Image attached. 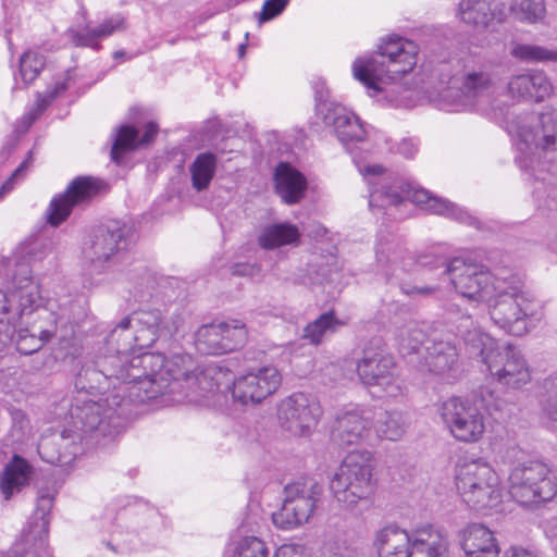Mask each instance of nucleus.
Masks as SVG:
<instances>
[{"label":"nucleus","instance_id":"obj_1","mask_svg":"<svg viewBox=\"0 0 557 557\" xmlns=\"http://www.w3.org/2000/svg\"><path fill=\"white\" fill-rule=\"evenodd\" d=\"M133 384H123L117 391L108 393L98 403H85L76 407L73 417L89 429L97 428L101 410L112 401L116 408H109L108 423L111 428L122 426L133 404H145L157 400L165 406L177 403L206 404L210 395L219 389L216 376L221 372L215 368L196 371L190 355L174 354L164 357L162 354L144 352L131 361Z\"/></svg>","mask_w":557,"mask_h":557},{"label":"nucleus","instance_id":"obj_2","mask_svg":"<svg viewBox=\"0 0 557 557\" xmlns=\"http://www.w3.org/2000/svg\"><path fill=\"white\" fill-rule=\"evenodd\" d=\"M418 47L401 37L383 39L377 50L357 58L352 63V75L370 92L383 95L394 106H406L409 89L399 79L417 64Z\"/></svg>","mask_w":557,"mask_h":557},{"label":"nucleus","instance_id":"obj_3","mask_svg":"<svg viewBox=\"0 0 557 557\" xmlns=\"http://www.w3.org/2000/svg\"><path fill=\"white\" fill-rule=\"evenodd\" d=\"M359 172L369 185V206L371 208L397 206L408 200L431 213L445 215L470 225L478 224L476 219L465 209L446 199L433 197L426 189L414 188L381 165H366L359 168Z\"/></svg>","mask_w":557,"mask_h":557},{"label":"nucleus","instance_id":"obj_4","mask_svg":"<svg viewBox=\"0 0 557 557\" xmlns=\"http://www.w3.org/2000/svg\"><path fill=\"white\" fill-rule=\"evenodd\" d=\"M516 158L521 169L531 170L535 181L557 183V110H546L518 131Z\"/></svg>","mask_w":557,"mask_h":557},{"label":"nucleus","instance_id":"obj_5","mask_svg":"<svg viewBox=\"0 0 557 557\" xmlns=\"http://www.w3.org/2000/svg\"><path fill=\"white\" fill-rule=\"evenodd\" d=\"M102 397H98L94 394H87L85 392L78 391V396L75 397V403L72 405L70 409V418L71 424L74 430L64 429L61 432H55L50 435H44L38 444V454L41 459L48 463L67 468L75 460L79 444L83 440V433H92L98 432L102 436H114L121 432V430L125 426V423L117 429H113L109 425V423H100L97 428L89 429L87 425H84L78 419L73 417V411L76 407L84 405L85 403H98ZM109 408H116L112 401L109 403V406H106L99 414L100 420H104L103 422H109L107 419V413Z\"/></svg>","mask_w":557,"mask_h":557},{"label":"nucleus","instance_id":"obj_6","mask_svg":"<svg viewBox=\"0 0 557 557\" xmlns=\"http://www.w3.org/2000/svg\"><path fill=\"white\" fill-rule=\"evenodd\" d=\"M126 334L120 333L112 338V332L107 338L108 345L115 350V354L104 356L97 362V368H86L77 374L75 379V388L87 394H94L98 391V397H104L108 393L117 391L123 384H133L129 373L131 361L138 356L136 346L124 349Z\"/></svg>","mask_w":557,"mask_h":557},{"label":"nucleus","instance_id":"obj_7","mask_svg":"<svg viewBox=\"0 0 557 557\" xmlns=\"http://www.w3.org/2000/svg\"><path fill=\"white\" fill-rule=\"evenodd\" d=\"M429 259L425 256L421 263L429 265L431 270H440L438 278L448 280L455 290L471 302L485 304L491 300L500 282L505 280L491 273L484 265L468 263L461 258H437L434 263Z\"/></svg>","mask_w":557,"mask_h":557},{"label":"nucleus","instance_id":"obj_8","mask_svg":"<svg viewBox=\"0 0 557 557\" xmlns=\"http://www.w3.org/2000/svg\"><path fill=\"white\" fill-rule=\"evenodd\" d=\"M485 304L494 324L513 336L527 334L536 313V304L522 290L521 282L515 276L505 277Z\"/></svg>","mask_w":557,"mask_h":557},{"label":"nucleus","instance_id":"obj_9","mask_svg":"<svg viewBox=\"0 0 557 557\" xmlns=\"http://www.w3.org/2000/svg\"><path fill=\"white\" fill-rule=\"evenodd\" d=\"M374 465L371 451L349 453L334 473L330 490L334 498L346 507L369 499L375 492Z\"/></svg>","mask_w":557,"mask_h":557},{"label":"nucleus","instance_id":"obj_10","mask_svg":"<svg viewBox=\"0 0 557 557\" xmlns=\"http://www.w3.org/2000/svg\"><path fill=\"white\" fill-rule=\"evenodd\" d=\"M455 482L463 503L473 510L492 509L502 502L499 476L493 467L481 458L459 465Z\"/></svg>","mask_w":557,"mask_h":557},{"label":"nucleus","instance_id":"obj_11","mask_svg":"<svg viewBox=\"0 0 557 557\" xmlns=\"http://www.w3.org/2000/svg\"><path fill=\"white\" fill-rule=\"evenodd\" d=\"M495 89L493 74L480 66L449 77L447 86L438 89L435 101L441 110L463 111L490 103Z\"/></svg>","mask_w":557,"mask_h":557},{"label":"nucleus","instance_id":"obj_12","mask_svg":"<svg viewBox=\"0 0 557 557\" xmlns=\"http://www.w3.org/2000/svg\"><path fill=\"white\" fill-rule=\"evenodd\" d=\"M508 480L511 497L523 506L548 502L557 493L548 467L541 461H530L515 467Z\"/></svg>","mask_w":557,"mask_h":557},{"label":"nucleus","instance_id":"obj_13","mask_svg":"<svg viewBox=\"0 0 557 557\" xmlns=\"http://www.w3.org/2000/svg\"><path fill=\"white\" fill-rule=\"evenodd\" d=\"M357 374L368 386H379L388 397L403 395L404 381L397 373L394 357L381 345H370L357 362Z\"/></svg>","mask_w":557,"mask_h":557},{"label":"nucleus","instance_id":"obj_14","mask_svg":"<svg viewBox=\"0 0 557 557\" xmlns=\"http://www.w3.org/2000/svg\"><path fill=\"white\" fill-rule=\"evenodd\" d=\"M323 488L313 480L297 481L284 488V502L278 511L273 513L276 527L290 530L301 525L311 518Z\"/></svg>","mask_w":557,"mask_h":557},{"label":"nucleus","instance_id":"obj_15","mask_svg":"<svg viewBox=\"0 0 557 557\" xmlns=\"http://www.w3.org/2000/svg\"><path fill=\"white\" fill-rule=\"evenodd\" d=\"M438 413L445 428L458 442L476 443L483 437L484 416L470 400L450 397L441 404Z\"/></svg>","mask_w":557,"mask_h":557},{"label":"nucleus","instance_id":"obj_16","mask_svg":"<svg viewBox=\"0 0 557 557\" xmlns=\"http://www.w3.org/2000/svg\"><path fill=\"white\" fill-rule=\"evenodd\" d=\"M282 380L281 372L274 366L250 369L233 381L232 397L244 406L260 405L278 391Z\"/></svg>","mask_w":557,"mask_h":557},{"label":"nucleus","instance_id":"obj_17","mask_svg":"<svg viewBox=\"0 0 557 557\" xmlns=\"http://www.w3.org/2000/svg\"><path fill=\"white\" fill-rule=\"evenodd\" d=\"M322 416L319 401L304 393H295L283 399L277 418L283 430L294 436H307Z\"/></svg>","mask_w":557,"mask_h":557},{"label":"nucleus","instance_id":"obj_18","mask_svg":"<svg viewBox=\"0 0 557 557\" xmlns=\"http://www.w3.org/2000/svg\"><path fill=\"white\" fill-rule=\"evenodd\" d=\"M125 230L99 228L84 240L81 261L90 271L100 273L107 270L119 256L124 242Z\"/></svg>","mask_w":557,"mask_h":557},{"label":"nucleus","instance_id":"obj_19","mask_svg":"<svg viewBox=\"0 0 557 557\" xmlns=\"http://www.w3.org/2000/svg\"><path fill=\"white\" fill-rule=\"evenodd\" d=\"M490 374L502 385L520 388L531 381V369L519 348L510 344L498 346L486 358Z\"/></svg>","mask_w":557,"mask_h":557},{"label":"nucleus","instance_id":"obj_20","mask_svg":"<svg viewBox=\"0 0 557 557\" xmlns=\"http://www.w3.org/2000/svg\"><path fill=\"white\" fill-rule=\"evenodd\" d=\"M104 187L103 181L91 176L74 178L64 193L55 195L50 201L47 210L48 223L59 226L67 219L75 206L90 201Z\"/></svg>","mask_w":557,"mask_h":557},{"label":"nucleus","instance_id":"obj_21","mask_svg":"<svg viewBox=\"0 0 557 557\" xmlns=\"http://www.w3.org/2000/svg\"><path fill=\"white\" fill-rule=\"evenodd\" d=\"M79 310L81 307L70 299L60 305L48 300L47 307L38 310L37 319L29 325H39L42 330L49 331V341L57 338L63 347H67L74 338Z\"/></svg>","mask_w":557,"mask_h":557},{"label":"nucleus","instance_id":"obj_22","mask_svg":"<svg viewBox=\"0 0 557 557\" xmlns=\"http://www.w3.org/2000/svg\"><path fill=\"white\" fill-rule=\"evenodd\" d=\"M318 113L327 126L334 128L338 140L348 148V145L361 143L367 137V132L360 119L342 104L335 102H322L318 106Z\"/></svg>","mask_w":557,"mask_h":557},{"label":"nucleus","instance_id":"obj_23","mask_svg":"<svg viewBox=\"0 0 557 557\" xmlns=\"http://www.w3.org/2000/svg\"><path fill=\"white\" fill-rule=\"evenodd\" d=\"M373 414L369 409L355 408L337 414L332 436L341 445H355L364 442L371 433Z\"/></svg>","mask_w":557,"mask_h":557},{"label":"nucleus","instance_id":"obj_24","mask_svg":"<svg viewBox=\"0 0 557 557\" xmlns=\"http://www.w3.org/2000/svg\"><path fill=\"white\" fill-rule=\"evenodd\" d=\"M457 14L468 25L486 28L494 22H503L506 10L496 0H461Z\"/></svg>","mask_w":557,"mask_h":557},{"label":"nucleus","instance_id":"obj_25","mask_svg":"<svg viewBox=\"0 0 557 557\" xmlns=\"http://www.w3.org/2000/svg\"><path fill=\"white\" fill-rule=\"evenodd\" d=\"M466 557H499L500 548L494 533L483 524L472 523L459 532Z\"/></svg>","mask_w":557,"mask_h":557},{"label":"nucleus","instance_id":"obj_26","mask_svg":"<svg viewBox=\"0 0 557 557\" xmlns=\"http://www.w3.org/2000/svg\"><path fill=\"white\" fill-rule=\"evenodd\" d=\"M276 194L286 205L300 202L306 195L307 180L301 172L287 162H280L274 170Z\"/></svg>","mask_w":557,"mask_h":557},{"label":"nucleus","instance_id":"obj_27","mask_svg":"<svg viewBox=\"0 0 557 557\" xmlns=\"http://www.w3.org/2000/svg\"><path fill=\"white\" fill-rule=\"evenodd\" d=\"M449 545L448 532L444 528L428 525L414 532L411 557H443Z\"/></svg>","mask_w":557,"mask_h":557},{"label":"nucleus","instance_id":"obj_28","mask_svg":"<svg viewBox=\"0 0 557 557\" xmlns=\"http://www.w3.org/2000/svg\"><path fill=\"white\" fill-rule=\"evenodd\" d=\"M457 330L463 339L470 357H479L485 364L487 356L494 354L498 347L496 346L495 341L480 327L474 325L470 315H462L460 318V323L458 324Z\"/></svg>","mask_w":557,"mask_h":557},{"label":"nucleus","instance_id":"obj_29","mask_svg":"<svg viewBox=\"0 0 557 557\" xmlns=\"http://www.w3.org/2000/svg\"><path fill=\"white\" fill-rule=\"evenodd\" d=\"M412 536L395 524L386 525L375 535L380 557H411Z\"/></svg>","mask_w":557,"mask_h":557},{"label":"nucleus","instance_id":"obj_30","mask_svg":"<svg viewBox=\"0 0 557 557\" xmlns=\"http://www.w3.org/2000/svg\"><path fill=\"white\" fill-rule=\"evenodd\" d=\"M125 28L126 25L124 17L116 14L109 17L99 26L92 29L78 32L76 29L70 28L66 32V35L70 40L77 47H88L94 50H99L101 48V39L107 38L116 32L124 30Z\"/></svg>","mask_w":557,"mask_h":557},{"label":"nucleus","instance_id":"obj_31","mask_svg":"<svg viewBox=\"0 0 557 557\" xmlns=\"http://www.w3.org/2000/svg\"><path fill=\"white\" fill-rule=\"evenodd\" d=\"M20 272L23 276L13 277L14 290L11 297L17 300L21 315L38 313L42 308L39 286L28 276L29 270L26 265H22Z\"/></svg>","mask_w":557,"mask_h":557},{"label":"nucleus","instance_id":"obj_32","mask_svg":"<svg viewBox=\"0 0 557 557\" xmlns=\"http://www.w3.org/2000/svg\"><path fill=\"white\" fill-rule=\"evenodd\" d=\"M424 362L428 369L443 375L454 369L458 361L457 348L448 341L432 339L424 347Z\"/></svg>","mask_w":557,"mask_h":557},{"label":"nucleus","instance_id":"obj_33","mask_svg":"<svg viewBox=\"0 0 557 557\" xmlns=\"http://www.w3.org/2000/svg\"><path fill=\"white\" fill-rule=\"evenodd\" d=\"M8 557H51L47 546V523L44 521L32 532H22Z\"/></svg>","mask_w":557,"mask_h":557},{"label":"nucleus","instance_id":"obj_34","mask_svg":"<svg viewBox=\"0 0 557 557\" xmlns=\"http://www.w3.org/2000/svg\"><path fill=\"white\" fill-rule=\"evenodd\" d=\"M32 474L30 465L22 457L14 455L5 466L0 480V490L5 500L18 493L28 484Z\"/></svg>","mask_w":557,"mask_h":557},{"label":"nucleus","instance_id":"obj_35","mask_svg":"<svg viewBox=\"0 0 557 557\" xmlns=\"http://www.w3.org/2000/svg\"><path fill=\"white\" fill-rule=\"evenodd\" d=\"M300 237L298 227L290 223H277L267 226L259 236V245L264 249H274L284 245L297 244Z\"/></svg>","mask_w":557,"mask_h":557},{"label":"nucleus","instance_id":"obj_36","mask_svg":"<svg viewBox=\"0 0 557 557\" xmlns=\"http://www.w3.org/2000/svg\"><path fill=\"white\" fill-rule=\"evenodd\" d=\"M373 424L377 437L398 441L406 432L407 423L400 411H382L375 416Z\"/></svg>","mask_w":557,"mask_h":557},{"label":"nucleus","instance_id":"obj_37","mask_svg":"<svg viewBox=\"0 0 557 557\" xmlns=\"http://www.w3.org/2000/svg\"><path fill=\"white\" fill-rule=\"evenodd\" d=\"M49 342V331L42 330L39 325H29L15 331L13 327V339L11 344L22 355H32L38 351Z\"/></svg>","mask_w":557,"mask_h":557},{"label":"nucleus","instance_id":"obj_38","mask_svg":"<svg viewBox=\"0 0 557 557\" xmlns=\"http://www.w3.org/2000/svg\"><path fill=\"white\" fill-rule=\"evenodd\" d=\"M216 170V157L211 152L198 154L189 166L191 185L198 190L209 187Z\"/></svg>","mask_w":557,"mask_h":557},{"label":"nucleus","instance_id":"obj_39","mask_svg":"<svg viewBox=\"0 0 557 557\" xmlns=\"http://www.w3.org/2000/svg\"><path fill=\"white\" fill-rule=\"evenodd\" d=\"M395 339L400 354H417L425 342V333L418 322L409 321L397 327Z\"/></svg>","mask_w":557,"mask_h":557},{"label":"nucleus","instance_id":"obj_40","mask_svg":"<svg viewBox=\"0 0 557 557\" xmlns=\"http://www.w3.org/2000/svg\"><path fill=\"white\" fill-rule=\"evenodd\" d=\"M162 322L159 310H143L123 318L112 330V338L120 333H125L128 329L160 330Z\"/></svg>","mask_w":557,"mask_h":557},{"label":"nucleus","instance_id":"obj_41","mask_svg":"<svg viewBox=\"0 0 557 557\" xmlns=\"http://www.w3.org/2000/svg\"><path fill=\"white\" fill-rule=\"evenodd\" d=\"M223 327L220 323L206 324L198 329L195 335V345L202 355H222L223 343L221 336Z\"/></svg>","mask_w":557,"mask_h":557},{"label":"nucleus","instance_id":"obj_42","mask_svg":"<svg viewBox=\"0 0 557 557\" xmlns=\"http://www.w3.org/2000/svg\"><path fill=\"white\" fill-rule=\"evenodd\" d=\"M11 428L5 436L7 446L24 444L32 435V425L24 411L16 408H9Z\"/></svg>","mask_w":557,"mask_h":557},{"label":"nucleus","instance_id":"obj_43","mask_svg":"<svg viewBox=\"0 0 557 557\" xmlns=\"http://www.w3.org/2000/svg\"><path fill=\"white\" fill-rule=\"evenodd\" d=\"M339 326L341 322L334 313L325 312L304 329V338L313 345H319L324 336L334 333Z\"/></svg>","mask_w":557,"mask_h":557},{"label":"nucleus","instance_id":"obj_44","mask_svg":"<svg viewBox=\"0 0 557 557\" xmlns=\"http://www.w3.org/2000/svg\"><path fill=\"white\" fill-rule=\"evenodd\" d=\"M511 11L519 21L529 24L542 23L546 16L544 0H517Z\"/></svg>","mask_w":557,"mask_h":557},{"label":"nucleus","instance_id":"obj_45","mask_svg":"<svg viewBox=\"0 0 557 557\" xmlns=\"http://www.w3.org/2000/svg\"><path fill=\"white\" fill-rule=\"evenodd\" d=\"M511 55L524 62H557V50H552L537 45H516L511 50Z\"/></svg>","mask_w":557,"mask_h":557},{"label":"nucleus","instance_id":"obj_46","mask_svg":"<svg viewBox=\"0 0 557 557\" xmlns=\"http://www.w3.org/2000/svg\"><path fill=\"white\" fill-rule=\"evenodd\" d=\"M220 325L223 327V335L221 338L224 354L233 351L245 344L247 331L243 322L232 320L230 322H220Z\"/></svg>","mask_w":557,"mask_h":557},{"label":"nucleus","instance_id":"obj_47","mask_svg":"<svg viewBox=\"0 0 557 557\" xmlns=\"http://www.w3.org/2000/svg\"><path fill=\"white\" fill-rule=\"evenodd\" d=\"M45 58L37 51H26L20 58V76L25 85L32 84L45 67Z\"/></svg>","mask_w":557,"mask_h":557},{"label":"nucleus","instance_id":"obj_48","mask_svg":"<svg viewBox=\"0 0 557 557\" xmlns=\"http://www.w3.org/2000/svg\"><path fill=\"white\" fill-rule=\"evenodd\" d=\"M138 146V131L133 126H121L111 149V157L119 162L124 152L134 150Z\"/></svg>","mask_w":557,"mask_h":557},{"label":"nucleus","instance_id":"obj_49","mask_svg":"<svg viewBox=\"0 0 557 557\" xmlns=\"http://www.w3.org/2000/svg\"><path fill=\"white\" fill-rule=\"evenodd\" d=\"M528 78L530 79V84L528 85L530 95H528V99L536 102L543 101L553 92V85L544 72H529Z\"/></svg>","mask_w":557,"mask_h":557},{"label":"nucleus","instance_id":"obj_50","mask_svg":"<svg viewBox=\"0 0 557 557\" xmlns=\"http://www.w3.org/2000/svg\"><path fill=\"white\" fill-rule=\"evenodd\" d=\"M265 543L257 536H245L235 546L234 557H268Z\"/></svg>","mask_w":557,"mask_h":557},{"label":"nucleus","instance_id":"obj_51","mask_svg":"<svg viewBox=\"0 0 557 557\" xmlns=\"http://www.w3.org/2000/svg\"><path fill=\"white\" fill-rule=\"evenodd\" d=\"M125 333H127L126 343L123 345V348L126 349L134 344L138 349V355H140L145 352L143 351L144 349L149 348L158 339L159 331L128 329Z\"/></svg>","mask_w":557,"mask_h":557},{"label":"nucleus","instance_id":"obj_52","mask_svg":"<svg viewBox=\"0 0 557 557\" xmlns=\"http://www.w3.org/2000/svg\"><path fill=\"white\" fill-rule=\"evenodd\" d=\"M404 252L405 249L395 238L381 239L376 245V258L381 263H398Z\"/></svg>","mask_w":557,"mask_h":557},{"label":"nucleus","instance_id":"obj_53","mask_svg":"<svg viewBox=\"0 0 557 557\" xmlns=\"http://www.w3.org/2000/svg\"><path fill=\"white\" fill-rule=\"evenodd\" d=\"M53 499H54L53 495L50 494L49 492H47V493L40 492L39 493L38 500H37V507H36L37 519H36V521L30 522L28 524V527L26 529H24L23 531L32 532L33 530H35L38 527V524H40L44 521L47 523V527L49 525L47 516L53 506Z\"/></svg>","mask_w":557,"mask_h":557},{"label":"nucleus","instance_id":"obj_54","mask_svg":"<svg viewBox=\"0 0 557 557\" xmlns=\"http://www.w3.org/2000/svg\"><path fill=\"white\" fill-rule=\"evenodd\" d=\"M529 84L528 73L515 75L508 82V94L515 99H528Z\"/></svg>","mask_w":557,"mask_h":557},{"label":"nucleus","instance_id":"obj_55","mask_svg":"<svg viewBox=\"0 0 557 557\" xmlns=\"http://www.w3.org/2000/svg\"><path fill=\"white\" fill-rule=\"evenodd\" d=\"M289 0H265L259 12V22L264 23L278 16L288 5Z\"/></svg>","mask_w":557,"mask_h":557},{"label":"nucleus","instance_id":"obj_56","mask_svg":"<svg viewBox=\"0 0 557 557\" xmlns=\"http://www.w3.org/2000/svg\"><path fill=\"white\" fill-rule=\"evenodd\" d=\"M32 160V152L28 153V157L26 160H24L18 168L15 169V171L8 177V180L2 184L0 187V199H2L8 193H10L17 181L22 180L25 175V171L29 166Z\"/></svg>","mask_w":557,"mask_h":557},{"label":"nucleus","instance_id":"obj_57","mask_svg":"<svg viewBox=\"0 0 557 557\" xmlns=\"http://www.w3.org/2000/svg\"><path fill=\"white\" fill-rule=\"evenodd\" d=\"M53 100L54 98H52L48 91H46L44 96H39L36 101V107L24 116V120L27 122V126L35 122Z\"/></svg>","mask_w":557,"mask_h":557},{"label":"nucleus","instance_id":"obj_58","mask_svg":"<svg viewBox=\"0 0 557 557\" xmlns=\"http://www.w3.org/2000/svg\"><path fill=\"white\" fill-rule=\"evenodd\" d=\"M13 339V325L11 323V319L8 318L7 322L0 324V352L11 344Z\"/></svg>","mask_w":557,"mask_h":557},{"label":"nucleus","instance_id":"obj_59","mask_svg":"<svg viewBox=\"0 0 557 557\" xmlns=\"http://www.w3.org/2000/svg\"><path fill=\"white\" fill-rule=\"evenodd\" d=\"M260 267L256 263H237L233 268V273L239 276H255L260 274Z\"/></svg>","mask_w":557,"mask_h":557},{"label":"nucleus","instance_id":"obj_60","mask_svg":"<svg viewBox=\"0 0 557 557\" xmlns=\"http://www.w3.org/2000/svg\"><path fill=\"white\" fill-rule=\"evenodd\" d=\"M397 151L405 158H413L418 151V145L412 139H403L397 146Z\"/></svg>","mask_w":557,"mask_h":557},{"label":"nucleus","instance_id":"obj_61","mask_svg":"<svg viewBox=\"0 0 557 557\" xmlns=\"http://www.w3.org/2000/svg\"><path fill=\"white\" fill-rule=\"evenodd\" d=\"M158 134V126L153 122H149L145 126V133L138 140L139 146L149 145Z\"/></svg>","mask_w":557,"mask_h":557},{"label":"nucleus","instance_id":"obj_62","mask_svg":"<svg viewBox=\"0 0 557 557\" xmlns=\"http://www.w3.org/2000/svg\"><path fill=\"white\" fill-rule=\"evenodd\" d=\"M106 545L116 554H124L133 549L129 543L119 541L115 535H113L112 541L107 542Z\"/></svg>","mask_w":557,"mask_h":557},{"label":"nucleus","instance_id":"obj_63","mask_svg":"<svg viewBox=\"0 0 557 557\" xmlns=\"http://www.w3.org/2000/svg\"><path fill=\"white\" fill-rule=\"evenodd\" d=\"M274 557H306L297 547L283 545L275 552Z\"/></svg>","mask_w":557,"mask_h":557},{"label":"nucleus","instance_id":"obj_64","mask_svg":"<svg viewBox=\"0 0 557 557\" xmlns=\"http://www.w3.org/2000/svg\"><path fill=\"white\" fill-rule=\"evenodd\" d=\"M401 290L404 294L408 295V296H413V295H422V296H428V295H431L433 292L436 290V287H433V286H423V287H405V286H401Z\"/></svg>","mask_w":557,"mask_h":557}]
</instances>
